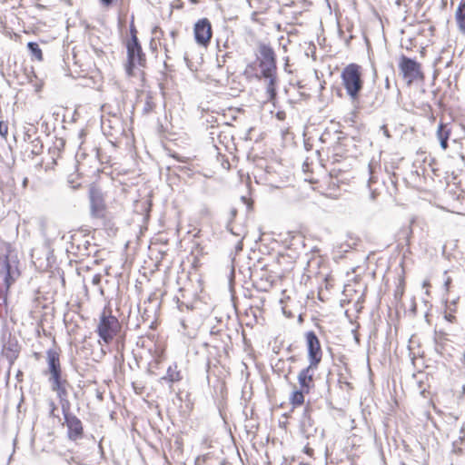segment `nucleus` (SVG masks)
I'll use <instances>...</instances> for the list:
<instances>
[{
  "mask_svg": "<svg viewBox=\"0 0 465 465\" xmlns=\"http://www.w3.org/2000/svg\"><path fill=\"white\" fill-rule=\"evenodd\" d=\"M257 61L262 76H270L272 74L276 73V55L269 45L259 44Z\"/></svg>",
  "mask_w": 465,
  "mask_h": 465,
  "instance_id": "obj_3",
  "label": "nucleus"
},
{
  "mask_svg": "<svg viewBox=\"0 0 465 465\" xmlns=\"http://www.w3.org/2000/svg\"><path fill=\"white\" fill-rule=\"evenodd\" d=\"M342 85L352 101L358 99L363 87L361 67L357 64H349L341 71Z\"/></svg>",
  "mask_w": 465,
  "mask_h": 465,
  "instance_id": "obj_1",
  "label": "nucleus"
},
{
  "mask_svg": "<svg viewBox=\"0 0 465 465\" xmlns=\"http://www.w3.org/2000/svg\"><path fill=\"white\" fill-rule=\"evenodd\" d=\"M309 392L310 391H303L301 388L299 390L293 391L289 398L291 404L294 408L302 406L304 403V394Z\"/></svg>",
  "mask_w": 465,
  "mask_h": 465,
  "instance_id": "obj_20",
  "label": "nucleus"
},
{
  "mask_svg": "<svg viewBox=\"0 0 465 465\" xmlns=\"http://www.w3.org/2000/svg\"><path fill=\"white\" fill-rule=\"evenodd\" d=\"M175 35H176V32H175V31H172V32H171V36H172L173 38H174V37H175Z\"/></svg>",
  "mask_w": 465,
  "mask_h": 465,
  "instance_id": "obj_38",
  "label": "nucleus"
},
{
  "mask_svg": "<svg viewBox=\"0 0 465 465\" xmlns=\"http://www.w3.org/2000/svg\"><path fill=\"white\" fill-rule=\"evenodd\" d=\"M30 151H31V153L33 155H39L43 153V150H44V144H43V142L41 140V138L38 136V137H35L31 142H30Z\"/></svg>",
  "mask_w": 465,
  "mask_h": 465,
  "instance_id": "obj_22",
  "label": "nucleus"
},
{
  "mask_svg": "<svg viewBox=\"0 0 465 465\" xmlns=\"http://www.w3.org/2000/svg\"><path fill=\"white\" fill-rule=\"evenodd\" d=\"M114 0H100V3L102 5L105 7H109L113 5Z\"/></svg>",
  "mask_w": 465,
  "mask_h": 465,
  "instance_id": "obj_29",
  "label": "nucleus"
},
{
  "mask_svg": "<svg viewBox=\"0 0 465 465\" xmlns=\"http://www.w3.org/2000/svg\"><path fill=\"white\" fill-rule=\"evenodd\" d=\"M27 49L31 56L37 61H43V53L39 45L35 42H29L27 44Z\"/></svg>",
  "mask_w": 465,
  "mask_h": 465,
  "instance_id": "obj_21",
  "label": "nucleus"
},
{
  "mask_svg": "<svg viewBox=\"0 0 465 465\" xmlns=\"http://www.w3.org/2000/svg\"><path fill=\"white\" fill-rule=\"evenodd\" d=\"M193 34L195 42L199 45L206 47L213 35L211 22L207 18L198 20L194 25Z\"/></svg>",
  "mask_w": 465,
  "mask_h": 465,
  "instance_id": "obj_9",
  "label": "nucleus"
},
{
  "mask_svg": "<svg viewBox=\"0 0 465 465\" xmlns=\"http://www.w3.org/2000/svg\"><path fill=\"white\" fill-rule=\"evenodd\" d=\"M2 354L12 364L18 357L19 345L15 338L9 337L6 342L3 345Z\"/></svg>",
  "mask_w": 465,
  "mask_h": 465,
  "instance_id": "obj_14",
  "label": "nucleus"
},
{
  "mask_svg": "<svg viewBox=\"0 0 465 465\" xmlns=\"http://www.w3.org/2000/svg\"><path fill=\"white\" fill-rule=\"evenodd\" d=\"M450 135V130L447 128V125L440 123L437 130V137L440 141L441 149L446 150L448 148V141Z\"/></svg>",
  "mask_w": 465,
  "mask_h": 465,
  "instance_id": "obj_18",
  "label": "nucleus"
},
{
  "mask_svg": "<svg viewBox=\"0 0 465 465\" xmlns=\"http://www.w3.org/2000/svg\"><path fill=\"white\" fill-rule=\"evenodd\" d=\"M34 138H32V134H30V129L25 134V141L28 142L30 143V142L33 140Z\"/></svg>",
  "mask_w": 465,
  "mask_h": 465,
  "instance_id": "obj_30",
  "label": "nucleus"
},
{
  "mask_svg": "<svg viewBox=\"0 0 465 465\" xmlns=\"http://www.w3.org/2000/svg\"><path fill=\"white\" fill-rule=\"evenodd\" d=\"M310 408L307 406L301 418V430L306 437H309L313 431H316L314 428L313 420L311 418Z\"/></svg>",
  "mask_w": 465,
  "mask_h": 465,
  "instance_id": "obj_15",
  "label": "nucleus"
},
{
  "mask_svg": "<svg viewBox=\"0 0 465 465\" xmlns=\"http://www.w3.org/2000/svg\"><path fill=\"white\" fill-rule=\"evenodd\" d=\"M456 21L460 31L465 35V1H461L456 11Z\"/></svg>",
  "mask_w": 465,
  "mask_h": 465,
  "instance_id": "obj_19",
  "label": "nucleus"
},
{
  "mask_svg": "<svg viewBox=\"0 0 465 465\" xmlns=\"http://www.w3.org/2000/svg\"><path fill=\"white\" fill-rule=\"evenodd\" d=\"M460 435H465V426L464 425H462L460 427Z\"/></svg>",
  "mask_w": 465,
  "mask_h": 465,
  "instance_id": "obj_36",
  "label": "nucleus"
},
{
  "mask_svg": "<svg viewBox=\"0 0 465 465\" xmlns=\"http://www.w3.org/2000/svg\"><path fill=\"white\" fill-rule=\"evenodd\" d=\"M50 407H51V415H54V411L56 410V406L53 401H50Z\"/></svg>",
  "mask_w": 465,
  "mask_h": 465,
  "instance_id": "obj_33",
  "label": "nucleus"
},
{
  "mask_svg": "<svg viewBox=\"0 0 465 465\" xmlns=\"http://www.w3.org/2000/svg\"><path fill=\"white\" fill-rule=\"evenodd\" d=\"M464 440H465V435H460L459 439L453 441V443H452L453 451L455 453H458V454L462 453L461 445L464 442Z\"/></svg>",
  "mask_w": 465,
  "mask_h": 465,
  "instance_id": "obj_24",
  "label": "nucleus"
},
{
  "mask_svg": "<svg viewBox=\"0 0 465 465\" xmlns=\"http://www.w3.org/2000/svg\"><path fill=\"white\" fill-rule=\"evenodd\" d=\"M463 359L465 360V351L463 352Z\"/></svg>",
  "mask_w": 465,
  "mask_h": 465,
  "instance_id": "obj_42",
  "label": "nucleus"
},
{
  "mask_svg": "<svg viewBox=\"0 0 465 465\" xmlns=\"http://www.w3.org/2000/svg\"><path fill=\"white\" fill-rule=\"evenodd\" d=\"M386 85H387V87H389V80L388 79L386 80Z\"/></svg>",
  "mask_w": 465,
  "mask_h": 465,
  "instance_id": "obj_40",
  "label": "nucleus"
},
{
  "mask_svg": "<svg viewBox=\"0 0 465 465\" xmlns=\"http://www.w3.org/2000/svg\"><path fill=\"white\" fill-rule=\"evenodd\" d=\"M19 275L17 266L8 259V256L0 257V280L4 282L6 289L10 287L12 282Z\"/></svg>",
  "mask_w": 465,
  "mask_h": 465,
  "instance_id": "obj_10",
  "label": "nucleus"
},
{
  "mask_svg": "<svg viewBox=\"0 0 465 465\" xmlns=\"http://www.w3.org/2000/svg\"><path fill=\"white\" fill-rule=\"evenodd\" d=\"M183 379L181 371L177 370V364L169 366L166 371V375L161 378V381H164L170 383V388L173 382H177Z\"/></svg>",
  "mask_w": 465,
  "mask_h": 465,
  "instance_id": "obj_17",
  "label": "nucleus"
},
{
  "mask_svg": "<svg viewBox=\"0 0 465 465\" xmlns=\"http://www.w3.org/2000/svg\"><path fill=\"white\" fill-rule=\"evenodd\" d=\"M237 215V209L236 208H232L230 210V219H229V222L226 225V229L233 235H237L239 236L240 235V232L234 231V228L233 226L232 225V221L235 218V216Z\"/></svg>",
  "mask_w": 465,
  "mask_h": 465,
  "instance_id": "obj_23",
  "label": "nucleus"
},
{
  "mask_svg": "<svg viewBox=\"0 0 465 465\" xmlns=\"http://www.w3.org/2000/svg\"><path fill=\"white\" fill-rule=\"evenodd\" d=\"M450 282H451V279L450 277H447V279L444 282V286H445L446 291L449 290V286H450Z\"/></svg>",
  "mask_w": 465,
  "mask_h": 465,
  "instance_id": "obj_32",
  "label": "nucleus"
},
{
  "mask_svg": "<svg viewBox=\"0 0 465 465\" xmlns=\"http://www.w3.org/2000/svg\"><path fill=\"white\" fill-rule=\"evenodd\" d=\"M381 131L383 133V134L387 137V138H390L391 137V134H390V132L387 128V125L386 124H382L381 126Z\"/></svg>",
  "mask_w": 465,
  "mask_h": 465,
  "instance_id": "obj_28",
  "label": "nucleus"
},
{
  "mask_svg": "<svg viewBox=\"0 0 465 465\" xmlns=\"http://www.w3.org/2000/svg\"><path fill=\"white\" fill-rule=\"evenodd\" d=\"M101 281H102V275L97 273V274H94L92 278V283L94 285H99L101 283Z\"/></svg>",
  "mask_w": 465,
  "mask_h": 465,
  "instance_id": "obj_27",
  "label": "nucleus"
},
{
  "mask_svg": "<svg viewBox=\"0 0 465 465\" xmlns=\"http://www.w3.org/2000/svg\"><path fill=\"white\" fill-rule=\"evenodd\" d=\"M127 64L125 71L128 75H133L135 66L144 67L146 64V56L143 51L139 41L126 42Z\"/></svg>",
  "mask_w": 465,
  "mask_h": 465,
  "instance_id": "obj_4",
  "label": "nucleus"
},
{
  "mask_svg": "<svg viewBox=\"0 0 465 465\" xmlns=\"http://www.w3.org/2000/svg\"><path fill=\"white\" fill-rule=\"evenodd\" d=\"M41 230H42V233H43V235H45V224L44 223L41 224Z\"/></svg>",
  "mask_w": 465,
  "mask_h": 465,
  "instance_id": "obj_35",
  "label": "nucleus"
},
{
  "mask_svg": "<svg viewBox=\"0 0 465 465\" xmlns=\"http://www.w3.org/2000/svg\"><path fill=\"white\" fill-rule=\"evenodd\" d=\"M369 169H370V173H371V177L369 179V183H372V182H374V180H373L374 177L372 175V170H371V165H369Z\"/></svg>",
  "mask_w": 465,
  "mask_h": 465,
  "instance_id": "obj_34",
  "label": "nucleus"
},
{
  "mask_svg": "<svg viewBox=\"0 0 465 465\" xmlns=\"http://www.w3.org/2000/svg\"><path fill=\"white\" fill-rule=\"evenodd\" d=\"M139 41L138 37H137V30L135 28V25L134 24V17H132V21H131V24H130V39L127 40V42H133V41Z\"/></svg>",
  "mask_w": 465,
  "mask_h": 465,
  "instance_id": "obj_25",
  "label": "nucleus"
},
{
  "mask_svg": "<svg viewBox=\"0 0 465 465\" xmlns=\"http://www.w3.org/2000/svg\"><path fill=\"white\" fill-rule=\"evenodd\" d=\"M288 361H292V362L295 361H296L295 356L289 357Z\"/></svg>",
  "mask_w": 465,
  "mask_h": 465,
  "instance_id": "obj_37",
  "label": "nucleus"
},
{
  "mask_svg": "<svg viewBox=\"0 0 465 465\" xmlns=\"http://www.w3.org/2000/svg\"><path fill=\"white\" fill-rule=\"evenodd\" d=\"M48 381L51 389L55 386L64 376L62 371L60 354L55 349H49L46 351Z\"/></svg>",
  "mask_w": 465,
  "mask_h": 465,
  "instance_id": "obj_6",
  "label": "nucleus"
},
{
  "mask_svg": "<svg viewBox=\"0 0 465 465\" xmlns=\"http://www.w3.org/2000/svg\"><path fill=\"white\" fill-rule=\"evenodd\" d=\"M399 69L408 84H411L415 81H422L424 79L420 64L412 58L407 57L406 55L401 56Z\"/></svg>",
  "mask_w": 465,
  "mask_h": 465,
  "instance_id": "obj_5",
  "label": "nucleus"
},
{
  "mask_svg": "<svg viewBox=\"0 0 465 465\" xmlns=\"http://www.w3.org/2000/svg\"><path fill=\"white\" fill-rule=\"evenodd\" d=\"M27 181H28V180H27V178H25V179H24V181H23V185H24V186H26Z\"/></svg>",
  "mask_w": 465,
  "mask_h": 465,
  "instance_id": "obj_39",
  "label": "nucleus"
},
{
  "mask_svg": "<svg viewBox=\"0 0 465 465\" xmlns=\"http://www.w3.org/2000/svg\"><path fill=\"white\" fill-rule=\"evenodd\" d=\"M317 368L318 366H313L312 363H309L306 368H303L299 372L298 382L300 388L302 389L303 391H311V390L314 387L313 377Z\"/></svg>",
  "mask_w": 465,
  "mask_h": 465,
  "instance_id": "obj_12",
  "label": "nucleus"
},
{
  "mask_svg": "<svg viewBox=\"0 0 465 465\" xmlns=\"http://www.w3.org/2000/svg\"><path fill=\"white\" fill-rule=\"evenodd\" d=\"M8 134V125L5 122L0 121V135L5 138Z\"/></svg>",
  "mask_w": 465,
  "mask_h": 465,
  "instance_id": "obj_26",
  "label": "nucleus"
},
{
  "mask_svg": "<svg viewBox=\"0 0 465 465\" xmlns=\"http://www.w3.org/2000/svg\"><path fill=\"white\" fill-rule=\"evenodd\" d=\"M355 340H356L357 342H359V341H360L357 336H355Z\"/></svg>",
  "mask_w": 465,
  "mask_h": 465,
  "instance_id": "obj_41",
  "label": "nucleus"
},
{
  "mask_svg": "<svg viewBox=\"0 0 465 465\" xmlns=\"http://www.w3.org/2000/svg\"><path fill=\"white\" fill-rule=\"evenodd\" d=\"M309 363L318 366L322 361V351L319 338L313 331L305 333Z\"/></svg>",
  "mask_w": 465,
  "mask_h": 465,
  "instance_id": "obj_8",
  "label": "nucleus"
},
{
  "mask_svg": "<svg viewBox=\"0 0 465 465\" xmlns=\"http://www.w3.org/2000/svg\"><path fill=\"white\" fill-rule=\"evenodd\" d=\"M90 213L93 218L104 220L106 218V203L100 188H89Z\"/></svg>",
  "mask_w": 465,
  "mask_h": 465,
  "instance_id": "obj_7",
  "label": "nucleus"
},
{
  "mask_svg": "<svg viewBox=\"0 0 465 465\" xmlns=\"http://www.w3.org/2000/svg\"><path fill=\"white\" fill-rule=\"evenodd\" d=\"M259 78H263L267 84H266V92L268 94V99L269 101H272L275 99L277 91H276V73L272 74L270 76H262L259 75Z\"/></svg>",
  "mask_w": 465,
  "mask_h": 465,
  "instance_id": "obj_16",
  "label": "nucleus"
},
{
  "mask_svg": "<svg viewBox=\"0 0 465 465\" xmlns=\"http://www.w3.org/2000/svg\"><path fill=\"white\" fill-rule=\"evenodd\" d=\"M63 413L68 429V438L71 440L81 439L84 433L82 421L75 415L69 413V410Z\"/></svg>",
  "mask_w": 465,
  "mask_h": 465,
  "instance_id": "obj_11",
  "label": "nucleus"
},
{
  "mask_svg": "<svg viewBox=\"0 0 465 465\" xmlns=\"http://www.w3.org/2000/svg\"><path fill=\"white\" fill-rule=\"evenodd\" d=\"M71 387L69 381L64 375V378L52 388V391H54L59 399L63 411L65 410H69L70 403L68 401V388Z\"/></svg>",
  "mask_w": 465,
  "mask_h": 465,
  "instance_id": "obj_13",
  "label": "nucleus"
},
{
  "mask_svg": "<svg viewBox=\"0 0 465 465\" xmlns=\"http://www.w3.org/2000/svg\"><path fill=\"white\" fill-rule=\"evenodd\" d=\"M151 110H152V104L149 101H147L143 107V111L145 113H149Z\"/></svg>",
  "mask_w": 465,
  "mask_h": 465,
  "instance_id": "obj_31",
  "label": "nucleus"
},
{
  "mask_svg": "<svg viewBox=\"0 0 465 465\" xmlns=\"http://www.w3.org/2000/svg\"><path fill=\"white\" fill-rule=\"evenodd\" d=\"M121 330V324L118 319L112 315L107 314L104 311L100 316L99 323L96 328L98 336L105 342L109 343L117 335Z\"/></svg>",
  "mask_w": 465,
  "mask_h": 465,
  "instance_id": "obj_2",
  "label": "nucleus"
}]
</instances>
